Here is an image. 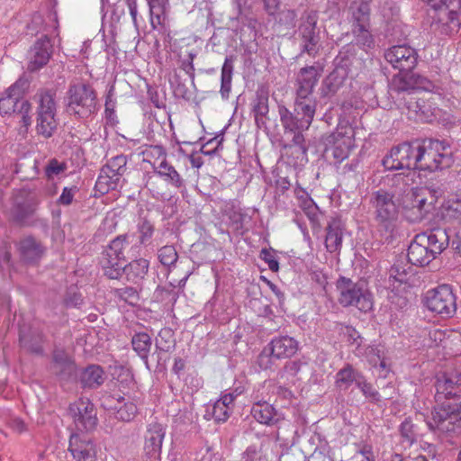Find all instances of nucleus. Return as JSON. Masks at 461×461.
<instances>
[{
  "label": "nucleus",
  "mask_w": 461,
  "mask_h": 461,
  "mask_svg": "<svg viewBox=\"0 0 461 461\" xmlns=\"http://www.w3.org/2000/svg\"><path fill=\"white\" fill-rule=\"evenodd\" d=\"M449 243L446 229H434L417 234L407 250L408 262L423 267L439 255Z\"/></svg>",
  "instance_id": "obj_1"
},
{
  "label": "nucleus",
  "mask_w": 461,
  "mask_h": 461,
  "mask_svg": "<svg viewBox=\"0 0 461 461\" xmlns=\"http://www.w3.org/2000/svg\"><path fill=\"white\" fill-rule=\"evenodd\" d=\"M370 204L374 209L377 230L384 242H392L397 235L399 207L389 192L380 189L372 193Z\"/></svg>",
  "instance_id": "obj_2"
},
{
  "label": "nucleus",
  "mask_w": 461,
  "mask_h": 461,
  "mask_svg": "<svg viewBox=\"0 0 461 461\" xmlns=\"http://www.w3.org/2000/svg\"><path fill=\"white\" fill-rule=\"evenodd\" d=\"M36 132L44 139L51 138L59 125L57 90L41 88L33 96Z\"/></svg>",
  "instance_id": "obj_3"
},
{
  "label": "nucleus",
  "mask_w": 461,
  "mask_h": 461,
  "mask_svg": "<svg viewBox=\"0 0 461 461\" xmlns=\"http://www.w3.org/2000/svg\"><path fill=\"white\" fill-rule=\"evenodd\" d=\"M317 104L314 96H295L293 112L283 104L279 105L278 113L284 131H307L312 123Z\"/></svg>",
  "instance_id": "obj_4"
},
{
  "label": "nucleus",
  "mask_w": 461,
  "mask_h": 461,
  "mask_svg": "<svg viewBox=\"0 0 461 461\" xmlns=\"http://www.w3.org/2000/svg\"><path fill=\"white\" fill-rule=\"evenodd\" d=\"M429 430L438 437L453 438L461 435V404L444 402L425 420Z\"/></svg>",
  "instance_id": "obj_5"
},
{
  "label": "nucleus",
  "mask_w": 461,
  "mask_h": 461,
  "mask_svg": "<svg viewBox=\"0 0 461 461\" xmlns=\"http://www.w3.org/2000/svg\"><path fill=\"white\" fill-rule=\"evenodd\" d=\"M336 289L338 292V302L341 306L356 307L363 312L372 309V294L365 281L354 282L351 278L339 276L336 281Z\"/></svg>",
  "instance_id": "obj_6"
},
{
  "label": "nucleus",
  "mask_w": 461,
  "mask_h": 461,
  "mask_svg": "<svg viewBox=\"0 0 461 461\" xmlns=\"http://www.w3.org/2000/svg\"><path fill=\"white\" fill-rule=\"evenodd\" d=\"M97 110V94L86 83L70 84L67 91V112L78 118H87Z\"/></svg>",
  "instance_id": "obj_7"
},
{
  "label": "nucleus",
  "mask_w": 461,
  "mask_h": 461,
  "mask_svg": "<svg viewBox=\"0 0 461 461\" xmlns=\"http://www.w3.org/2000/svg\"><path fill=\"white\" fill-rule=\"evenodd\" d=\"M134 233H125L114 238L102 253L100 264L104 275L110 279L122 276V265L126 260L125 252L133 242Z\"/></svg>",
  "instance_id": "obj_8"
},
{
  "label": "nucleus",
  "mask_w": 461,
  "mask_h": 461,
  "mask_svg": "<svg viewBox=\"0 0 461 461\" xmlns=\"http://www.w3.org/2000/svg\"><path fill=\"white\" fill-rule=\"evenodd\" d=\"M452 152L444 140H422L420 157V170L436 171L450 167Z\"/></svg>",
  "instance_id": "obj_9"
},
{
  "label": "nucleus",
  "mask_w": 461,
  "mask_h": 461,
  "mask_svg": "<svg viewBox=\"0 0 461 461\" xmlns=\"http://www.w3.org/2000/svg\"><path fill=\"white\" fill-rule=\"evenodd\" d=\"M422 302L428 311L443 319L453 317L456 312V296L449 285L428 290Z\"/></svg>",
  "instance_id": "obj_10"
},
{
  "label": "nucleus",
  "mask_w": 461,
  "mask_h": 461,
  "mask_svg": "<svg viewBox=\"0 0 461 461\" xmlns=\"http://www.w3.org/2000/svg\"><path fill=\"white\" fill-rule=\"evenodd\" d=\"M299 349V342L290 336H279L263 348L258 357V364L263 370L272 369L276 360L293 357Z\"/></svg>",
  "instance_id": "obj_11"
},
{
  "label": "nucleus",
  "mask_w": 461,
  "mask_h": 461,
  "mask_svg": "<svg viewBox=\"0 0 461 461\" xmlns=\"http://www.w3.org/2000/svg\"><path fill=\"white\" fill-rule=\"evenodd\" d=\"M354 51V45H346L339 51L335 59V68L322 81L321 95L323 96L334 95L344 84L345 80L348 77L349 67L352 65L350 57L353 56Z\"/></svg>",
  "instance_id": "obj_12"
},
{
  "label": "nucleus",
  "mask_w": 461,
  "mask_h": 461,
  "mask_svg": "<svg viewBox=\"0 0 461 461\" xmlns=\"http://www.w3.org/2000/svg\"><path fill=\"white\" fill-rule=\"evenodd\" d=\"M354 131L348 123H340L336 130L325 137L327 153H330L336 162L340 163L348 157L353 146Z\"/></svg>",
  "instance_id": "obj_13"
},
{
  "label": "nucleus",
  "mask_w": 461,
  "mask_h": 461,
  "mask_svg": "<svg viewBox=\"0 0 461 461\" xmlns=\"http://www.w3.org/2000/svg\"><path fill=\"white\" fill-rule=\"evenodd\" d=\"M40 201L37 194L26 187L15 189L12 194L10 215L13 221L25 224L37 210Z\"/></svg>",
  "instance_id": "obj_14"
},
{
  "label": "nucleus",
  "mask_w": 461,
  "mask_h": 461,
  "mask_svg": "<svg viewBox=\"0 0 461 461\" xmlns=\"http://www.w3.org/2000/svg\"><path fill=\"white\" fill-rule=\"evenodd\" d=\"M28 85L27 80L20 78L0 95V114L26 113L30 111V103L23 98Z\"/></svg>",
  "instance_id": "obj_15"
},
{
  "label": "nucleus",
  "mask_w": 461,
  "mask_h": 461,
  "mask_svg": "<svg viewBox=\"0 0 461 461\" xmlns=\"http://www.w3.org/2000/svg\"><path fill=\"white\" fill-rule=\"evenodd\" d=\"M166 427L158 422H151L147 426L144 435V461H160L161 449Z\"/></svg>",
  "instance_id": "obj_16"
},
{
  "label": "nucleus",
  "mask_w": 461,
  "mask_h": 461,
  "mask_svg": "<svg viewBox=\"0 0 461 461\" xmlns=\"http://www.w3.org/2000/svg\"><path fill=\"white\" fill-rule=\"evenodd\" d=\"M384 59L393 68L402 72H410L417 65L418 54L416 50L407 45H396L384 52Z\"/></svg>",
  "instance_id": "obj_17"
},
{
  "label": "nucleus",
  "mask_w": 461,
  "mask_h": 461,
  "mask_svg": "<svg viewBox=\"0 0 461 461\" xmlns=\"http://www.w3.org/2000/svg\"><path fill=\"white\" fill-rule=\"evenodd\" d=\"M68 451L77 461H96L97 449L94 441L86 434L72 433Z\"/></svg>",
  "instance_id": "obj_18"
},
{
  "label": "nucleus",
  "mask_w": 461,
  "mask_h": 461,
  "mask_svg": "<svg viewBox=\"0 0 461 461\" xmlns=\"http://www.w3.org/2000/svg\"><path fill=\"white\" fill-rule=\"evenodd\" d=\"M320 64L302 68L295 79V96H313V90L322 73Z\"/></svg>",
  "instance_id": "obj_19"
},
{
  "label": "nucleus",
  "mask_w": 461,
  "mask_h": 461,
  "mask_svg": "<svg viewBox=\"0 0 461 461\" xmlns=\"http://www.w3.org/2000/svg\"><path fill=\"white\" fill-rule=\"evenodd\" d=\"M75 425L79 431H90L97 425L96 411L89 400L81 399L70 407Z\"/></svg>",
  "instance_id": "obj_20"
},
{
  "label": "nucleus",
  "mask_w": 461,
  "mask_h": 461,
  "mask_svg": "<svg viewBox=\"0 0 461 461\" xmlns=\"http://www.w3.org/2000/svg\"><path fill=\"white\" fill-rule=\"evenodd\" d=\"M318 21L317 13L311 11L305 14L304 21L299 27V33L303 41V51L307 52L311 56L317 53V44L320 37L316 32V24Z\"/></svg>",
  "instance_id": "obj_21"
},
{
  "label": "nucleus",
  "mask_w": 461,
  "mask_h": 461,
  "mask_svg": "<svg viewBox=\"0 0 461 461\" xmlns=\"http://www.w3.org/2000/svg\"><path fill=\"white\" fill-rule=\"evenodd\" d=\"M105 408L115 411V418L129 422L132 420L137 412V405L130 399L121 395H109L104 401Z\"/></svg>",
  "instance_id": "obj_22"
},
{
  "label": "nucleus",
  "mask_w": 461,
  "mask_h": 461,
  "mask_svg": "<svg viewBox=\"0 0 461 461\" xmlns=\"http://www.w3.org/2000/svg\"><path fill=\"white\" fill-rule=\"evenodd\" d=\"M433 24L442 34L450 35L457 32L461 28V15L456 11L449 10L446 5L438 9Z\"/></svg>",
  "instance_id": "obj_23"
},
{
  "label": "nucleus",
  "mask_w": 461,
  "mask_h": 461,
  "mask_svg": "<svg viewBox=\"0 0 461 461\" xmlns=\"http://www.w3.org/2000/svg\"><path fill=\"white\" fill-rule=\"evenodd\" d=\"M52 53V44L48 35L38 40L30 51L29 69L37 70L45 66Z\"/></svg>",
  "instance_id": "obj_24"
},
{
  "label": "nucleus",
  "mask_w": 461,
  "mask_h": 461,
  "mask_svg": "<svg viewBox=\"0 0 461 461\" xmlns=\"http://www.w3.org/2000/svg\"><path fill=\"white\" fill-rule=\"evenodd\" d=\"M407 142L393 147L384 156L382 164L387 170L409 169Z\"/></svg>",
  "instance_id": "obj_25"
},
{
  "label": "nucleus",
  "mask_w": 461,
  "mask_h": 461,
  "mask_svg": "<svg viewBox=\"0 0 461 461\" xmlns=\"http://www.w3.org/2000/svg\"><path fill=\"white\" fill-rule=\"evenodd\" d=\"M438 220L445 223L461 221V193L445 200L437 212Z\"/></svg>",
  "instance_id": "obj_26"
},
{
  "label": "nucleus",
  "mask_w": 461,
  "mask_h": 461,
  "mask_svg": "<svg viewBox=\"0 0 461 461\" xmlns=\"http://www.w3.org/2000/svg\"><path fill=\"white\" fill-rule=\"evenodd\" d=\"M344 226L339 218H331L326 227L325 247L330 253L339 252L342 247Z\"/></svg>",
  "instance_id": "obj_27"
},
{
  "label": "nucleus",
  "mask_w": 461,
  "mask_h": 461,
  "mask_svg": "<svg viewBox=\"0 0 461 461\" xmlns=\"http://www.w3.org/2000/svg\"><path fill=\"white\" fill-rule=\"evenodd\" d=\"M251 415L258 422L266 425H274L284 419L283 414L267 402L254 403Z\"/></svg>",
  "instance_id": "obj_28"
},
{
  "label": "nucleus",
  "mask_w": 461,
  "mask_h": 461,
  "mask_svg": "<svg viewBox=\"0 0 461 461\" xmlns=\"http://www.w3.org/2000/svg\"><path fill=\"white\" fill-rule=\"evenodd\" d=\"M252 106V113L257 127L259 129H267L269 113L268 92L264 88L258 89Z\"/></svg>",
  "instance_id": "obj_29"
},
{
  "label": "nucleus",
  "mask_w": 461,
  "mask_h": 461,
  "mask_svg": "<svg viewBox=\"0 0 461 461\" xmlns=\"http://www.w3.org/2000/svg\"><path fill=\"white\" fill-rule=\"evenodd\" d=\"M437 394H443L447 399L454 398L461 393V379L458 375L443 374L436 383Z\"/></svg>",
  "instance_id": "obj_30"
},
{
  "label": "nucleus",
  "mask_w": 461,
  "mask_h": 461,
  "mask_svg": "<svg viewBox=\"0 0 461 461\" xmlns=\"http://www.w3.org/2000/svg\"><path fill=\"white\" fill-rule=\"evenodd\" d=\"M407 104L408 109L414 112L424 122H432L438 113V109L434 107L429 100L411 97Z\"/></svg>",
  "instance_id": "obj_31"
},
{
  "label": "nucleus",
  "mask_w": 461,
  "mask_h": 461,
  "mask_svg": "<svg viewBox=\"0 0 461 461\" xmlns=\"http://www.w3.org/2000/svg\"><path fill=\"white\" fill-rule=\"evenodd\" d=\"M18 249L22 258L26 262H35L44 253L41 244L31 236L22 239Z\"/></svg>",
  "instance_id": "obj_32"
},
{
  "label": "nucleus",
  "mask_w": 461,
  "mask_h": 461,
  "mask_svg": "<svg viewBox=\"0 0 461 461\" xmlns=\"http://www.w3.org/2000/svg\"><path fill=\"white\" fill-rule=\"evenodd\" d=\"M233 407V393H223L212 405V418L216 422H225L232 412Z\"/></svg>",
  "instance_id": "obj_33"
},
{
  "label": "nucleus",
  "mask_w": 461,
  "mask_h": 461,
  "mask_svg": "<svg viewBox=\"0 0 461 461\" xmlns=\"http://www.w3.org/2000/svg\"><path fill=\"white\" fill-rule=\"evenodd\" d=\"M364 375L348 364L336 374V386L340 390H347L352 384L358 386Z\"/></svg>",
  "instance_id": "obj_34"
},
{
  "label": "nucleus",
  "mask_w": 461,
  "mask_h": 461,
  "mask_svg": "<svg viewBox=\"0 0 461 461\" xmlns=\"http://www.w3.org/2000/svg\"><path fill=\"white\" fill-rule=\"evenodd\" d=\"M304 131H285V135L292 137V144L288 146L292 154L295 155L296 163L303 164L308 161L307 151L308 148L305 144V138L303 135Z\"/></svg>",
  "instance_id": "obj_35"
},
{
  "label": "nucleus",
  "mask_w": 461,
  "mask_h": 461,
  "mask_svg": "<svg viewBox=\"0 0 461 461\" xmlns=\"http://www.w3.org/2000/svg\"><path fill=\"white\" fill-rule=\"evenodd\" d=\"M149 263L145 258H139L122 265V275L124 274L128 281L138 283L142 280L148 273Z\"/></svg>",
  "instance_id": "obj_36"
},
{
  "label": "nucleus",
  "mask_w": 461,
  "mask_h": 461,
  "mask_svg": "<svg viewBox=\"0 0 461 461\" xmlns=\"http://www.w3.org/2000/svg\"><path fill=\"white\" fill-rule=\"evenodd\" d=\"M370 0H354L350 6L352 25L370 23Z\"/></svg>",
  "instance_id": "obj_37"
},
{
  "label": "nucleus",
  "mask_w": 461,
  "mask_h": 461,
  "mask_svg": "<svg viewBox=\"0 0 461 461\" xmlns=\"http://www.w3.org/2000/svg\"><path fill=\"white\" fill-rule=\"evenodd\" d=\"M54 369L62 378L69 377L75 372V365L63 349L53 352Z\"/></svg>",
  "instance_id": "obj_38"
},
{
  "label": "nucleus",
  "mask_w": 461,
  "mask_h": 461,
  "mask_svg": "<svg viewBox=\"0 0 461 461\" xmlns=\"http://www.w3.org/2000/svg\"><path fill=\"white\" fill-rule=\"evenodd\" d=\"M80 380L84 387L97 388L105 380L104 372L100 366L91 365L82 372Z\"/></svg>",
  "instance_id": "obj_39"
},
{
  "label": "nucleus",
  "mask_w": 461,
  "mask_h": 461,
  "mask_svg": "<svg viewBox=\"0 0 461 461\" xmlns=\"http://www.w3.org/2000/svg\"><path fill=\"white\" fill-rule=\"evenodd\" d=\"M131 344L134 351L144 361L147 368L149 367V354L151 348V338L146 332H138L131 339Z\"/></svg>",
  "instance_id": "obj_40"
},
{
  "label": "nucleus",
  "mask_w": 461,
  "mask_h": 461,
  "mask_svg": "<svg viewBox=\"0 0 461 461\" xmlns=\"http://www.w3.org/2000/svg\"><path fill=\"white\" fill-rule=\"evenodd\" d=\"M357 357H364L373 367H380L381 369L386 368V363L383 357V351L378 346L362 345L361 349L355 354Z\"/></svg>",
  "instance_id": "obj_41"
},
{
  "label": "nucleus",
  "mask_w": 461,
  "mask_h": 461,
  "mask_svg": "<svg viewBox=\"0 0 461 461\" xmlns=\"http://www.w3.org/2000/svg\"><path fill=\"white\" fill-rule=\"evenodd\" d=\"M234 56H227L221 68V95L222 98H228L231 90Z\"/></svg>",
  "instance_id": "obj_42"
},
{
  "label": "nucleus",
  "mask_w": 461,
  "mask_h": 461,
  "mask_svg": "<svg viewBox=\"0 0 461 461\" xmlns=\"http://www.w3.org/2000/svg\"><path fill=\"white\" fill-rule=\"evenodd\" d=\"M157 173L162 176L167 182L175 187H181L184 185V180L176 168L167 163L164 158L156 167Z\"/></svg>",
  "instance_id": "obj_43"
},
{
  "label": "nucleus",
  "mask_w": 461,
  "mask_h": 461,
  "mask_svg": "<svg viewBox=\"0 0 461 461\" xmlns=\"http://www.w3.org/2000/svg\"><path fill=\"white\" fill-rule=\"evenodd\" d=\"M32 27L37 31H42L49 33L58 30V17L56 14L50 13L44 19L41 14H34L32 18Z\"/></svg>",
  "instance_id": "obj_44"
},
{
  "label": "nucleus",
  "mask_w": 461,
  "mask_h": 461,
  "mask_svg": "<svg viewBox=\"0 0 461 461\" xmlns=\"http://www.w3.org/2000/svg\"><path fill=\"white\" fill-rule=\"evenodd\" d=\"M120 179L117 175L108 173L102 167L95 182V189L101 194H106L110 190H114L117 187Z\"/></svg>",
  "instance_id": "obj_45"
},
{
  "label": "nucleus",
  "mask_w": 461,
  "mask_h": 461,
  "mask_svg": "<svg viewBox=\"0 0 461 461\" xmlns=\"http://www.w3.org/2000/svg\"><path fill=\"white\" fill-rule=\"evenodd\" d=\"M151 27L156 29L157 26L161 25L165 19V5L167 0H147Z\"/></svg>",
  "instance_id": "obj_46"
},
{
  "label": "nucleus",
  "mask_w": 461,
  "mask_h": 461,
  "mask_svg": "<svg viewBox=\"0 0 461 461\" xmlns=\"http://www.w3.org/2000/svg\"><path fill=\"white\" fill-rule=\"evenodd\" d=\"M412 276L411 267L402 263H395L389 270V282L409 283Z\"/></svg>",
  "instance_id": "obj_47"
},
{
  "label": "nucleus",
  "mask_w": 461,
  "mask_h": 461,
  "mask_svg": "<svg viewBox=\"0 0 461 461\" xmlns=\"http://www.w3.org/2000/svg\"><path fill=\"white\" fill-rule=\"evenodd\" d=\"M369 27L370 23L352 25V33L357 44L367 48H371L374 45V39L369 32Z\"/></svg>",
  "instance_id": "obj_48"
},
{
  "label": "nucleus",
  "mask_w": 461,
  "mask_h": 461,
  "mask_svg": "<svg viewBox=\"0 0 461 461\" xmlns=\"http://www.w3.org/2000/svg\"><path fill=\"white\" fill-rule=\"evenodd\" d=\"M338 328L339 333L344 336L349 345L355 347V353L361 349L364 339L355 328L343 324H338Z\"/></svg>",
  "instance_id": "obj_49"
},
{
  "label": "nucleus",
  "mask_w": 461,
  "mask_h": 461,
  "mask_svg": "<svg viewBox=\"0 0 461 461\" xmlns=\"http://www.w3.org/2000/svg\"><path fill=\"white\" fill-rule=\"evenodd\" d=\"M422 140H414L407 142L408 164L409 169L420 170V157L421 151Z\"/></svg>",
  "instance_id": "obj_50"
},
{
  "label": "nucleus",
  "mask_w": 461,
  "mask_h": 461,
  "mask_svg": "<svg viewBox=\"0 0 461 461\" xmlns=\"http://www.w3.org/2000/svg\"><path fill=\"white\" fill-rule=\"evenodd\" d=\"M126 157L123 155H119L109 159L106 165H104L103 167L108 173L117 175V176L121 178L126 171Z\"/></svg>",
  "instance_id": "obj_51"
},
{
  "label": "nucleus",
  "mask_w": 461,
  "mask_h": 461,
  "mask_svg": "<svg viewBox=\"0 0 461 461\" xmlns=\"http://www.w3.org/2000/svg\"><path fill=\"white\" fill-rule=\"evenodd\" d=\"M158 258L163 266L170 267L177 261L178 255L174 246L166 245L158 249Z\"/></svg>",
  "instance_id": "obj_52"
},
{
  "label": "nucleus",
  "mask_w": 461,
  "mask_h": 461,
  "mask_svg": "<svg viewBox=\"0 0 461 461\" xmlns=\"http://www.w3.org/2000/svg\"><path fill=\"white\" fill-rule=\"evenodd\" d=\"M137 230L140 244L148 246L154 233L155 229L153 224L149 221L143 219L138 223Z\"/></svg>",
  "instance_id": "obj_53"
},
{
  "label": "nucleus",
  "mask_w": 461,
  "mask_h": 461,
  "mask_svg": "<svg viewBox=\"0 0 461 461\" xmlns=\"http://www.w3.org/2000/svg\"><path fill=\"white\" fill-rule=\"evenodd\" d=\"M406 199L411 201V204H407L406 206L411 209H417L419 217L422 218L424 206L427 203L426 197L419 191L411 189L409 193H407Z\"/></svg>",
  "instance_id": "obj_54"
},
{
  "label": "nucleus",
  "mask_w": 461,
  "mask_h": 461,
  "mask_svg": "<svg viewBox=\"0 0 461 461\" xmlns=\"http://www.w3.org/2000/svg\"><path fill=\"white\" fill-rule=\"evenodd\" d=\"M172 338L173 331L170 329H162L156 339L157 349L164 352L169 351L174 346Z\"/></svg>",
  "instance_id": "obj_55"
},
{
  "label": "nucleus",
  "mask_w": 461,
  "mask_h": 461,
  "mask_svg": "<svg viewBox=\"0 0 461 461\" xmlns=\"http://www.w3.org/2000/svg\"><path fill=\"white\" fill-rule=\"evenodd\" d=\"M366 399L371 402H378L381 400L380 393L378 391L368 383L365 377L362 378L361 382L357 386Z\"/></svg>",
  "instance_id": "obj_56"
},
{
  "label": "nucleus",
  "mask_w": 461,
  "mask_h": 461,
  "mask_svg": "<svg viewBox=\"0 0 461 461\" xmlns=\"http://www.w3.org/2000/svg\"><path fill=\"white\" fill-rule=\"evenodd\" d=\"M259 258L267 264L271 271H278L279 264L275 256V250L273 249H262L260 251Z\"/></svg>",
  "instance_id": "obj_57"
},
{
  "label": "nucleus",
  "mask_w": 461,
  "mask_h": 461,
  "mask_svg": "<svg viewBox=\"0 0 461 461\" xmlns=\"http://www.w3.org/2000/svg\"><path fill=\"white\" fill-rule=\"evenodd\" d=\"M400 433L402 438L409 444H412L415 440V432L413 424L408 419L404 420L400 425Z\"/></svg>",
  "instance_id": "obj_58"
},
{
  "label": "nucleus",
  "mask_w": 461,
  "mask_h": 461,
  "mask_svg": "<svg viewBox=\"0 0 461 461\" xmlns=\"http://www.w3.org/2000/svg\"><path fill=\"white\" fill-rule=\"evenodd\" d=\"M115 294L122 300L133 304L138 300V293L135 288L124 287L115 290Z\"/></svg>",
  "instance_id": "obj_59"
},
{
  "label": "nucleus",
  "mask_w": 461,
  "mask_h": 461,
  "mask_svg": "<svg viewBox=\"0 0 461 461\" xmlns=\"http://www.w3.org/2000/svg\"><path fill=\"white\" fill-rule=\"evenodd\" d=\"M66 169L64 163L59 162L56 158H52L49 161L45 167V175L48 178H51L54 176H58Z\"/></svg>",
  "instance_id": "obj_60"
},
{
  "label": "nucleus",
  "mask_w": 461,
  "mask_h": 461,
  "mask_svg": "<svg viewBox=\"0 0 461 461\" xmlns=\"http://www.w3.org/2000/svg\"><path fill=\"white\" fill-rule=\"evenodd\" d=\"M77 192V187L75 185L71 187H64L62 190V194L58 199V203L64 206L70 205L73 202L74 196Z\"/></svg>",
  "instance_id": "obj_61"
},
{
  "label": "nucleus",
  "mask_w": 461,
  "mask_h": 461,
  "mask_svg": "<svg viewBox=\"0 0 461 461\" xmlns=\"http://www.w3.org/2000/svg\"><path fill=\"white\" fill-rule=\"evenodd\" d=\"M11 252L9 247L5 243H0V269L5 270L10 267Z\"/></svg>",
  "instance_id": "obj_62"
},
{
  "label": "nucleus",
  "mask_w": 461,
  "mask_h": 461,
  "mask_svg": "<svg viewBox=\"0 0 461 461\" xmlns=\"http://www.w3.org/2000/svg\"><path fill=\"white\" fill-rule=\"evenodd\" d=\"M195 58V54L189 53L188 59L181 61L180 68L183 69L186 75L191 78L192 82L194 80V59Z\"/></svg>",
  "instance_id": "obj_63"
},
{
  "label": "nucleus",
  "mask_w": 461,
  "mask_h": 461,
  "mask_svg": "<svg viewBox=\"0 0 461 461\" xmlns=\"http://www.w3.org/2000/svg\"><path fill=\"white\" fill-rule=\"evenodd\" d=\"M303 366L304 363L300 360L289 361L285 365L284 371L286 375L294 377L299 375Z\"/></svg>",
  "instance_id": "obj_64"
}]
</instances>
